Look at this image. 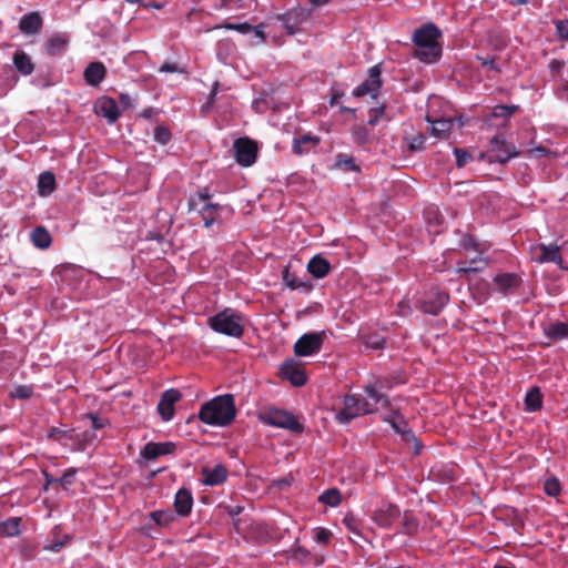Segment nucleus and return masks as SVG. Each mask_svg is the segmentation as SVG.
I'll return each instance as SVG.
<instances>
[{"label":"nucleus","instance_id":"obj_1","mask_svg":"<svg viewBox=\"0 0 568 568\" xmlns=\"http://www.w3.org/2000/svg\"><path fill=\"white\" fill-rule=\"evenodd\" d=\"M442 31L434 23H425L413 33L415 43L414 57L424 63H435L442 57V45L438 39Z\"/></svg>","mask_w":568,"mask_h":568},{"label":"nucleus","instance_id":"obj_2","mask_svg":"<svg viewBox=\"0 0 568 568\" xmlns=\"http://www.w3.org/2000/svg\"><path fill=\"white\" fill-rule=\"evenodd\" d=\"M236 415L234 397L231 394L216 396L203 404L199 410V418L211 426L225 427Z\"/></svg>","mask_w":568,"mask_h":568},{"label":"nucleus","instance_id":"obj_3","mask_svg":"<svg viewBox=\"0 0 568 568\" xmlns=\"http://www.w3.org/2000/svg\"><path fill=\"white\" fill-rule=\"evenodd\" d=\"M207 324L214 332L231 337L239 338L244 333L242 316L230 308L209 317Z\"/></svg>","mask_w":568,"mask_h":568},{"label":"nucleus","instance_id":"obj_4","mask_svg":"<svg viewBox=\"0 0 568 568\" xmlns=\"http://www.w3.org/2000/svg\"><path fill=\"white\" fill-rule=\"evenodd\" d=\"M260 420L266 425L287 429L296 434H301L304 430V426L292 413L275 407L265 408L260 414Z\"/></svg>","mask_w":568,"mask_h":568},{"label":"nucleus","instance_id":"obj_5","mask_svg":"<svg viewBox=\"0 0 568 568\" xmlns=\"http://www.w3.org/2000/svg\"><path fill=\"white\" fill-rule=\"evenodd\" d=\"M210 197L209 192L204 190L192 195L187 201L189 211H199L203 217L205 227H211L214 224L216 214L222 209L219 204L207 203Z\"/></svg>","mask_w":568,"mask_h":568},{"label":"nucleus","instance_id":"obj_6","mask_svg":"<svg viewBox=\"0 0 568 568\" xmlns=\"http://www.w3.org/2000/svg\"><path fill=\"white\" fill-rule=\"evenodd\" d=\"M372 413L373 408L368 399H359L356 395H346L343 408L336 414V419L342 424H347L358 416Z\"/></svg>","mask_w":568,"mask_h":568},{"label":"nucleus","instance_id":"obj_7","mask_svg":"<svg viewBox=\"0 0 568 568\" xmlns=\"http://www.w3.org/2000/svg\"><path fill=\"white\" fill-rule=\"evenodd\" d=\"M234 158L237 164L248 168L256 162L258 146L256 141L244 136L239 138L233 143Z\"/></svg>","mask_w":568,"mask_h":568},{"label":"nucleus","instance_id":"obj_8","mask_svg":"<svg viewBox=\"0 0 568 568\" xmlns=\"http://www.w3.org/2000/svg\"><path fill=\"white\" fill-rule=\"evenodd\" d=\"M402 516V511L396 504L390 501H382L372 513L371 519L379 528L389 529L394 523Z\"/></svg>","mask_w":568,"mask_h":568},{"label":"nucleus","instance_id":"obj_9","mask_svg":"<svg viewBox=\"0 0 568 568\" xmlns=\"http://www.w3.org/2000/svg\"><path fill=\"white\" fill-rule=\"evenodd\" d=\"M310 18V11L305 8H293L285 13L274 14L272 19L281 21L287 34L294 36L301 31V26Z\"/></svg>","mask_w":568,"mask_h":568},{"label":"nucleus","instance_id":"obj_10","mask_svg":"<svg viewBox=\"0 0 568 568\" xmlns=\"http://www.w3.org/2000/svg\"><path fill=\"white\" fill-rule=\"evenodd\" d=\"M325 332L306 333L294 344V353L297 356H311L317 354L323 346Z\"/></svg>","mask_w":568,"mask_h":568},{"label":"nucleus","instance_id":"obj_11","mask_svg":"<svg viewBox=\"0 0 568 568\" xmlns=\"http://www.w3.org/2000/svg\"><path fill=\"white\" fill-rule=\"evenodd\" d=\"M530 255L531 260L538 264L555 263L560 268H565L560 246L557 244H538L530 248Z\"/></svg>","mask_w":568,"mask_h":568},{"label":"nucleus","instance_id":"obj_12","mask_svg":"<svg viewBox=\"0 0 568 568\" xmlns=\"http://www.w3.org/2000/svg\"><path fill=\"white\" fill-rule=\"evenodd\" d=\"M490 152L493 153L490 155L491 161L501 164L519 155L516 146L511 143H508L501 135L498 134L490 140Z\"/></svg>","mask_w":568,"mask_h":568},{"label":"nucleus","instance_id":"obj_13","mask_svg":"<svg viewBox=\"0 0 568 568\" xmlns=\"http://www.w3.org/2000/svg\"><path fill=\"white\" fill-rule=\"evenodd\" d=\"M281 377L290 381L293 386L301 387L306 384L307 376L303 368V365L293 359H286L280 367Z\"/></svg>","mask_w":568,"mask_h":568},{"label":"nucleus","instance_id":"obj_14","mask_svg":"<svg viewBox=\"0 0 568 568\" xmlns=\"http://www.w3.org/2000/svg\"><path fill=\"white\" fill-rule=\"evenodd\" d=\"M381 74L382 69L379 64L371 68L368 78L353 91V94L355 97H364L369 94L372 98H376L382 87Z\"/></svg>","mask_w":568,"mask_h":568},{"label":"nucleus","instance_id":"obj_15","mask_svg":"<svg viewBox=\"0 0 568 568\" xmlns=\"http://www.w3.org/2000/svg\"><path fill=\"white\" fill-rule=\"evenodd\" d=\"M182 395L180 390L175 388L166 389L162 395L158 404V412L162 419L168 422L173 418L174 404L181 399Z\"/></svg>","mask_w":568,"mask_h":568},{"label":"nucleus","instance_id":"obj_16","mask_svg":"<svg viewBox=\"0 0 568 568\" xmlns=\"http://www.w3.org/2000/svg\"><path fill=\"white\" fill-rule=\"evenodd\" d=\"M449 301V294L444 291H436L420 302V311L425 314L437 315Z\"/></svg>","mask_w":568,"mask_h":568},{"label":"nucleus","instance_id":"obj_17","mask_svg":"<svg viewBox=\"0 0 568 568\" xmlns=\"http://www.w3.org/2000/svg\"><path fill=\"white\" fill-rule=\"evenodd\" d=\"M176 445L172 442L155 443L149 442L141 450V456L146 460H154L160 456L174 453Z\"/></svg>","mask_w":568,"mask_h":568},{"label":"nucleus","instance_id":"obj_18","mask_svg":"<svg viewBox=\"0 0 568 568\" xmlns=\"http://www.w3.org/2000/svg\"><path fill=\"white\" fill-rule=\"evenodd\" d=\"M95 113L105 118L109 123H114L120 118V110L114 99L102 97L95 103Z\"/></svg>","mask_w":568,"mask_h":568},{"label":"nucleus","instance_id":"obj_19","mask_svg":"<svg viewBox=\"0 0 568 568\" xmlns=\"http://www.w3.org/2000/svg\"><path fill=\"white\" fill-rule=\"evenodd\" d=\"M493 282L501 294L507 295L520 286L521 278L515 273H501L497 274Z\"/></svg>","mask_w":568,"mask_h":568},{"label":"nucleus","instance_id":"obj_20","mask_svg":"<svg viewBox=\"0 0 568 568\" xmlns=\"http://www.w3.org/2000/svg\"><path fill=\"white\" fill-rule=\"evenodd\" d=\"M106 75V68L100 61H94L88 64L84 69L83 78L88 85L98 87Z\"/></svg>","mask_w":568,"mask_h":568},{"label":"nucleus","instance_id":"obj_21","mask_svg":"<svg viewBox=\"0 0 568 568\" xmlns=\"http://www.w3.org/2000/svg\"><path fill=\"white\" fill-rule=\"evenodd\" d=\"M43 26V20L39 12L33 11L24 14L19 22V29L22 33L31 36L40 32Z\"/></svg>","mask_w":568,"mask_h":568},{"label":"nucleus","instance_id":"obj_22","mask_svg":"<svg viewBox=\"0 0 568 568\" xmlns=\"http://www.w3.org/2000/svg\"><path fill=\"white\" fill-rule=\"evenodd\" d=\"M202 475L204 485L216 486L226 480L227 469L222 464H217L213 468L203 467Z\"/></svg>","mask_w":568,"mask_h":568},{"label":"nucleus","instance_id":"obj_23","mask_svg":"<svg viewBox=\"0 0 568 568\" xmlns=\"http://www.w3.org/2000/svg\"><path fill=\"white\" fill-rule=\"evenodd\" d=\"M320 142L321 139L318 136L311 133H305L294 138L292 151L296 155H302L310 152L312 149L318 145Z\"/></svg>","mask_w":568,"mask_h":568},{"label":"nucleus","instance_id":"obj_24","mask_svg":"<svg viewBox=\"0 0 568 568\" xmlns=\"http://www.w3.org/2000/svg\"><path fill=\"white\" fill-rule=\"evenodd\" d=\"M193 506V497L190 490L181 488L175 494L174 508L178 515L187 516L190 515Z\"/></svg>","mask_w":568,"mask_h":568},{"label":"nucleus","instance_id":"obj_25","mask_svg":"<svg viewBox=\"0 0 568 568\" xmlns=\"http://www.w3.org/2000/svg\"><path fill=\"white\" fill-rule=\"evenodd\" d=\"M364 392H365V398L364 399H368L369 400V404L373 408V413L376 412L378 409V407H388L390 405V402L388 399V397L383 394V393H379L374 385H367L365 388H364Z\"/></svg>","mask_w":568,"mask_h":568},{"label":"nucleus","instance_id":"obj_26","mask_svg":"<svg viewBox=\"0 0 568 568\" xmlns=\"http://www.w3.org/2000/svg\"><path fill=\"white\" fill-rule=\"evenodd\" d=\"M544 334L550 341L568 339V323L552 322L544 327Z\"/></svg>","mask_w":568,"mask_h":568},{"label":"nucleus","instance_id":"obj_27","mask_svg":"<svg viewBox=\"0 0 568 568\" xmlns=\"http://www.w3.org/2000/svg\"><path fill=\"white\" fill-rule=\"evenodd\" d=\"M307 270L314 277L323 278L329 273L331 264L326 258L316 255L310 260Z\"/></svg>","mask_w":568,"mask_h":568},{"label":"nucleus","instance_id":"obj_28","mask_svg":"<svg viewBox=\"0 0 568 568\" xmlns=\"http://www.w3.org/2000/svg\"><path fill=\"white\" fill-rule=\"evenodd\" d=\"M402 529L400 534L407 536H415L419 529V520L410 509L404 510L402 514Z\"/></svg>","mask_w":568,"mask_h":568},{"label":"nucleus","instance_id":"obj_29","mask_svg":"<svg viewBox=\"0 0 568 568\" xmlns=\"http://www.w3.org/2000/svg\"><path fill=\"white\" fill-rule=\"evenodd\" d=\"M13 64L16 69L23 75H30L34 70L31 58L23 51H17L13 54Z\"/></svg>","mask_w":568,"mask_h":568},{"label":"nucleus","instance_id":"obj_30","mask_svg":"<svg viewBox=\"0 0 568 568\" xmlns=\"http://www.w3.org/2000/svg\"><path fill=\"white\" fill-rule=\"evenodd\" d=\"M526 412H537L542 407V395L538 387L530 388L525 396Z\"/></svg>","mask_w":568,"mask_h":568},{"label":"nucleus","instance_id":"obj_31","mask_svg":"<svg viewBox=\"0 0 568 568\" xmlns=\"http://www.w3.org/2000/svg\"><path fill=\"white\" fill-rule=\"evenodd\" d=\"M55 189V176L51 172H43L39 175L38 193L41 196L50 195Z\"/></svg>","mask_w":568,"mask_h":568},{"label":"nucleus","instance_id":"obj_32","mask_svg":"<svg viewBox=\"0 0 568 568\" xmlns=\"http://www.w3.org/2000/svg\"><path fill=\"white\" fill-rule=\"evenodd\" d=\"M22 519L20 517H11L0 523V536L17 537L20 535Z\"/></svg>","mask_w":568,"mask_h":568},{"label":"nucleus","instance_id":"obj_33","mask_svg":"<svg viewBox=\"0 0 568 568\" xmlns=\"http://www.w3.org/2000/svg\"><path fill=\"white\" fill-rule=\"evenodd\" d=\"M68 45V38L63 34H53L45 44L47 52L51 55L61 54Z\"/></svg>","mask_w":568,"mask_h":568},{"label":"nucleus","instance_id":"obj_34","mask_svg":"<svg viewBox=\"0 0 568 568\" xmlns=\"http://www.w3.org/2000/svg\"><path fill=\"white\" fill-rule=\"evenodd\" d=\"M427 121L432 123L430 134L438 139L446 138L447 133L450 131L453 126L452 119H439L436 121H432L429 116H427Z\"/></svg>","mask_w":568,"mask_h":568},{"label":"nucleus","instance_id":"obj_35","mask_svg":"<svg viewBox=\"0 0 568 568\" xmlns=\"http://www.w3.org/2000/svg\"><path fill=\"white\" fill-rule=\"evenodd\" d=\"M31 241L39 248H48L52 239L48 230L43 226H37L31 233Z\"/></svg>","mask_w":568,"mask_h":568},{"label":"nucleus","instance_id":"obj_36","mask_svg":"<svg viewBox=\"0 0 568 568\" xmlns=\"http://www.w3.org/2000/svg\"><path fill=\"white\" fill-rule=\"evenodd\" d=\"M318 503L329 507H337L342 503V494L337 488H328L318 496Z\"/></svg>","mask_w":568,"mask_h":568},{"label":"nucleus","instance_id":"obj_37","mask_svg":"<svg viewBox=\"0 0 568 568\" xmlns=\"http://www.w3.org/2000/svg\"><path fill=\"white\" fill-rule=\"evenodd\" d=\"M353 141L359 146H366L371 140L369 130L363 124H355L351 130Z\"/></svg>","mask_w":568,"mask_h":568},{"label":"nucleus","instance_id":"obj_38","mask_svg":"<svg viewBox=\"0 0 568 568\" xmlns=\"http://www.w3.org/2000/svg\"><path fill=\"white\" fill-rule=\"evenodd\" d=\"M345 528L352 534L363 537V520L354 516L353 514H346L342 520Z\"/></svg>","mask_w":568,"mask_h":568},{"label":"nucleus","instance_id":"obj_39","mask_svg":"<svg viewBox=\"0 0 568 568\" xmlns=\"http://www.w3.org/2000/svg\"><path fill=\"white\" fill-rule=\"evenodd\" d=\"M488 266V261L486 258H473L469 261L468 266H459L457 268V273L459 274H470V273H478L483 272Z\"/></svg>","mask_w":568,"mask_h":568},{"label":"nucleus","instance_id":"obj_40","mask_svg":"<svg viewBox=\"0 0 568 568\" xmlns=\"http://www.w3.org/2000/svg\"><path fill=\"white\" fill-rule=\"evenodd\" d=\"M282 277L286 286H288L291 290H297V288H305L310 290L311 285L306 284L305 282L298 280L294 274L290 272V267H284L282 272Z\"/></svg>","mask_w":568,"mask_h":568},{"label":"nucleus","instance_id":"obj_41","mask_svg":"<svg viewBox=\"0 0 568 568\" xmlns=\"http://www.w3.org/2000/svg\"><path fill=\"white\" fill-rule=\"evenodd\" d=\"M335 166L344 171H359V166L355 163L354 158L344 153H338L336 155Z\"/></svg>","mask_w":568,"mask_h":568},{"label":"nucleus","instance_id":"obj_42","mask_svg":"<svg viewBox=\"0 0 568 568\" xmlns=\"http://www.w3.org/2000/svg\"><path fill=\"white\" fill-rule=\"evenodd\" d=\"M404 140L407 142V150L410 153L423 151L425 149L426 136L423 133L414 136H405Z\"/></svg>","mask_w":568,"mask_h":568},{"label":"nucleus","instance_id":"obj_43","mask_svg":"<svg viewBox=\"0 0 568 568\" xmlns=\"http://www.w3.org/2000/svg\"><path fill=\"white\" fill-rule=\"evenodd\" d=\"M362 341L365 344V346L371 349H383L386 344L385 337L378 334L363 335Z\"/></svg>","mask_w":568,"mask_h":568},{"label":"nucleus","instance_id":"obj_44","mask_svg":"<svg viewBox=\"0 0 568 568\" xmlns=\"http://www.w3.org/2000/svg\"><path fill=\"white\" fill-rule=\"evenodd\" d=\"M384 119L388 120L386 115V105L382 104L369 110L367 124L371 126H375Z\"/></svg>","mask_w":568,"mask_h":568},{"label":"nucleus","instance_id":"obj_45","mask_svg":"<svg viewBox=\"0 0 568 568\" xmlns=\"http://www.w3.org/2000/svg\"><path fill=\"white\" fill-rule=\"evenodd\" d=\"M544 491L550 497H557L561 493V484L559 479L551 476L544 481Z\"/></svg>","mask_w":568,"mask_h":568},{"label":"nucleus","instance_id":"obj_46","mask_svg":"<svg viewBox=\"0 0 568 568\" xmlns=\"http://www.w3.org/2000/svg\"><path fill=\"white\" fill-rule=\"evenodd\" d=\"M150 517L154 520V523L159 526H168L173 520V515L171 511L165 510H155L150 514Z\"/></svg>","mask_w":568,"mask_h":568},{"label":"nucleus","instance_id":"obj_47","mask_svg":"<svg viewBox=\"0 0 568 568\" xmlns=\"http://www.w3.org/2000/svg\"><path fill=\"white\" fill-rule=\"evenodd\" d=\"M78 470L77 468H68L63 475L58 479V484L63 488V489H69V487H71L74 483V479H75V475H77Z\"/></svg>","mask_w":568,"mask_h":568},{"label":"nucleus","instance_id":"obj_48","mask_svg":"<svg viewBox=\"0 0 568 568\" xmlns=\"http://www.w3.org/2000/svg\"><path fill=\"white\" fill-rule=\"evenodd\" d=\"M518 105H496L493 110V116L508 119L518 110Z\"/></svg>","mask_w":568,"mask_h":568},{"label":"nucleus","instance_id":"obj_49","mask_svg":"<svg viewBox=\"0 0 568 568\" xmlns=\"http://www.w3.org/2000/svg\"><path fill=\"white\" fill-rule=\"evenodd\" d=\"M33 395V387L30 385H18L11 392L12 398L29 399Z\"/></svg>","mask_w":568,"mask_h":568},{"label":"nucleus","instance_id":"obj_50","mask_svg":"<svg viewBox=\"0 0 568 568\" xmlns=\"http://www.w3.org/2000/svg\"><path fill=\"white\" fill-rule=\"evenodd\" d=\"M154 140L160 144H168L171 140V132L166 126L158 125L154 129Z\"/></svg>","mask_w":568,"mask_h":568},{"label":"nucleus","instance_id":"obj_51","mask_svg":"<svg viewBox=\"0 0 568 568\" xmlns=\"http://www.w3.org/2000/svg\"><path fill=\"white\" fill-rule=\"evenodd\" d=\"M454 154L456 156L457 168L465 166L473 159L471 154L467 150L459 148L454 149Z\"/></svg>","mask_w":568,"mask_h":568},{"label":"nucleus","instance_id":"obj_52","mask_svg":"<svg viewBox=\"0 0 568 568\" xmlns=\"http://www.w3.org/2000/svg\"><path fill=\"white\" fill-rule=\"evenodd\" d=\"M555 27L558 39L568 42V19L556 20Z\"/></svg>","mask_w":568,"mask_h":568},{"label":"nucleus","instance_id":"obj_53","mask_svg":"<svg viewBox=\"0 0 568 568\" xmlns=\"http://www.w3.org/2000/svg\"><path fill=\"white\" fill-rule=\"evenodd\" d=\"M314 538L316 542L327 545L332 538V531L326 528H318Z\"/></svg>","mask_w":568,"mask_h":568},{"label":"nucleus","instance_id":"obj_54","mask_svg":"<svg viewBox=\"0 0 568 568\" xmlns=\"http://www.w3.org/2000/svg\"><path fill=\"white\" fill-rule=\"evenodd\" d=\"M129 4L140 3L145 9H162L163 4L156 3L154 0H125Z\"/></svg>","mask_w":568,"mask_h":568},{"label":"nucleus","instance_id":"obj_55","mask_svg":"<svg viewBox=\"0 0 568 568\" xmlns=\"http://www.w3.org/2000/svg\"><path fill=\"white\" fill-rule=\"evenodd\" d=\"M69 434V430L61 429L58 427H51V429L48 433V438L53 439L55 442H61L63 437H67Z\"/></svg>","mask_w":568,"mask_h":568},{"label":"nucleus","instance_id":"obj_56","mask_svg":"<svg viewBox=\"0 0 568 568\" xmlns=\"http://www.w3.org/2000/svg\"><path fill=\"white\" fill-rule=\"evenodd\" d=\"M226 29H229V30H236V31H239L241 33H248V32L252 31L253 26H251L247 22L237 23V24L230 23V24L226 26Z\"/></svg>","mask_w":568,"mask_h":568},{"label":"nucleus","instance_id":"obj_57","mask_svg":"<svg viewBox=\"0 0 568 568\" xmlns=\"http://www.w3.org/2000/svg\"><path fill=\"white\" fill-rule=\"evenodd\" d=\"M478 60L480 61V64L483 67H487L490 70H494L496 72H500L501 71V69L496 64L494 57L493 58H480V57H478Z\"/></svg>","mask_w":568,"mask_h":568},{"label":"nucleus","instance_id":"obj_58","mask_svg":"<svg viewBox=\"0 0 568 568\" xmlns=\"http://www.w3.org/2000/svg\"><path fill=\"white\" fill-rule=\"evenodd\" d=\"M88 418L92 422V429L98 430L104 427V423L97 414L90 413L88 414Z\"/></svg>","mask_w":568,"mask_h":568},{"label":"nucleus","instance_id":"obj_59","mask_svg":"<svg viewBox=\"0 0 568 568\" xmlns=\"http://www.w3.org/2000/svg\"><path fill=\"white\" fill-rule=\"evenodd\" d=\"M528 153H529L530 155H535V156H538V158H542V156L548 155V154L550 153V151H549L547 148L539 145V146H536V148L530 149V150L528 151Z\"/></svg>","mask_w":568,"mask_h":568},{"label":"nucleus","instance_id":"obj_60","mask_svg":"<svg viewBox=\"0 0 568 568\" xmlns=\"http://www.w3.org/2000/svg\"><path fill=\"white\" fill-rule=\"evenodd\" d=\"M392 427L395 429L396 433L402 434L404 437H414L413 433L410 430H404L396 422H390Z\"/></svg>","mask_w":568,"mask_h":568},{"label":"nucleus","instance_id":"obj_61","mask_svg":"<svg viewBox=\"0 0 568 568\" xmlns=\"http://www.w3.org/2000/svg\"><path fill=\"white\" fill-rule=\"evenodd\" d=\"M310 556V551L304 547H297L294 551V557L298 559H306Z\"/></svg>","mask_w":568,"mask_h":568},{"label":"nucleus","instance_id":"obj_62","mask_svg":"<svg viewBox=\"0 0 568 568\" xmlns=\"http://www.w3.org/2000/svg\"><path fill=\"white\" fill-rule=\"evenodd\" d=\"M179 68L175 63H164L160 67V72H178Z\"/></svg>","mask_w":568,"mask_h":568},{"label":"nucleus","instance_id":"obj_63","mask_svg":"<svg viewBox=\"0 0 568 568\" xmlns=\"http://www.w3.org/2000/svg\"><path fill=\"white\" fill-rule=\"evenodd\" d=\"M43 476H44V479H45V484H44V490L48 489L49 485H52L54 483L58 484V479L54 478L51 474H49L48 471H43Z\"/></svg>","mask_w":568,"mask_h":568},{"label":"nucleus","instance_id":"obj_64","mask_svg":"<svg viewBox=\"0 0 568 568\" xmlns=\"http://www.w3.org/2000/svg\"><path fill=\"white\" fill-rule=\"evenodd\" d=\"M564 61H560V60H552L549 64L550 67V70L551 71H555V72H559L561 70V68L564 67Z\"/></svg>","mask_w":568,"mask_h":568}]
</instances>
